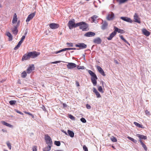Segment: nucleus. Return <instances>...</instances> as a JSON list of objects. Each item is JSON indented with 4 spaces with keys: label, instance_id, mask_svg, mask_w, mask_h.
<instances>
[{
    "label": "nucleus",
    "instance_id": "1",
    "mask_svg": "<svg viewBox=\"0 0 151 151\" xmlns=\"http://www.w3.org/2000/svg\"><path fill=\"white\" fill-rule=\"evenodd\" d=\"M88 73L91 76V80L93 86H95L97 84L96 80L98 78L96 74L91 70H89Z\"/></svg>",
    "mask_w": 151,
    "mask_h": 151
},
{
    "label": "nucleus",
    "instance_id": "2",
    "mask_svg": "<svg viewBox=\"0 0 151 151\" xmlns=\"http://www.w3.org/2000/svg\"><path fill=\"white\" fill-rule=\"evenodd\" d=\"M78 23L75 24V20L73 19L71 20H70L68 23V26L70 29H72L73 28H76L78 27L79 25Z\"/></svg>",
    "mask_w": 151,
    "mask_h": 151
},
{
    "label": "nucleus",
    "instance_id": "3",
    "mask_svg": "<svg viewBox=\"0 0 151 151\" xmlns=\"http://www.w3.org/2000/svg\"><path fill=\"white\" fill-rule=\"evenodd\" d=\"M79 25L78 26L80 27V29H82L83 31H86L88 27V25L85 22H81L78 23Z\"/></svg>",
    "mask_w": 151,
    "mask_h": 151
},
{
    "label": "nucleus",
    "instance_id": "4",
    "mask_svg": "<svg viewBox=\"0 0 151 151\" xmlns=\"http://www.w3.org/2000/svg\"><path fill=\"white\" fill-rule=\"evenodd\" d=\"M28 56L29 58H33L37 57L40 53L36 51H32L28 53Z\"/></svg>",
    "mask_w": 151,
    "mask_h": 151
},
{
    "label": "nucleus",
    "instance_id": "5",
    "mask_svg": "<svg viewBox=\"0 0 151 151\" xmlns=\"http://www.w3.org/2000/svg\"><path fill=\"white\" fill-rule=\"evenodd\" d=\"M45 139L46 141V144L48 145L52 146V140L49 136L48 135H45Z\"/></svg>",
    "mask_w": 151,
    "mask_h": 151
},
{
    "label": "nucleus",
    "instance_id": "6",
    "mask_svg": "<svg viewBox=\"0 0 151 151\" xmlns=\"http://www.w3.org/2000/svg\"><path fill=\"white\" fill-rule=\"evenodd\" d=\"M68 68L69 69H73L76 67V65L72 63H68L67 65Z\"/></svg>",
    "mask_w": 151,
    "mask_h": 151
},
{
    "label": "nucleus",
    "instance_id": "7",
    "mask_svg": "<svg viewBox=\"0 0 151 151\" xmlns=\"http://www.w3.org/2000/svg\"><path fill=\"white\" fill-rule=\"evenodd\" d=\"M76 47H80V49H83L86 48L87 47V45L83 43H79L76 45Z\"/></svg>",
    "mask_w": 151,
    "mask_h": 151
},
{
    "label": "nucleus",
    "instance_id": "8",
    "mask_svg": "<svg viewBox=\"0 0 151 151\" xmlns=\"http://www.w3.org/2000/svg\"><path fill=\"white\" fill-rule=\"evenodd\" d=\"M35 13H32L29 15L26 20L27 22H29L31 19H32L35 16Z\"/></svg>",
    "mask_w": 151,
    "mask_h": 151
},
{
    "label": "nucleus",
    "instance_id": "9",
    "mask_svg": "<svg viewBox=\"0 0 151 151\" xmlns=\"http://www.w3.org/2000/svg\"><path fill=\"white\" fill-rule=\"evenodd\" d=\"M114 14L112 12L109 13L106 17V19L108 20H112L114 18Z\"/></svg>",
    "mask_w": 151,
    "mask_h": 151
},
{
    "label": "nucleus",
    "instance_id": "10",
    "mask_svg": "<svg viewBox=\"0 0 151 151\" xmlns=\"http://www.w3.org/2000/svg\"><path fill=\"white\" fill-rule=\"evenodd\" d=\"M49 26L50 28L52 29H57L59 27L58 24L54 23L50 24Z\"/></svg>",
    "mask_w": 151,
    "mask_h": 151
},
{
    "label": "nucleus",
    "instance_id": "11",
    "mask_svg": "<svg viewBox=\"0 0 151 151\" xmlns=\"http://www.w3.org/2000/svg\"><path fill=\"white\" fill-rule=\"evenodd\" d=\"M121 19L126 22L132 23L133 22L132 20L129 18L122 17H120Z\"/></svg>",
    "mask_w": 151,
    "mask_h": 151
},
{
    "label": "nucleus",
    "instance_id": "12",
    "mask_svg": "<svg viewBox=\"0 0 151 151\" xmlns=\"http://www.w3.org/2000/svg\"><path fill=\"white\" fill-rule=\"evenodd\" d=\"M102 42L101 39L99 37H97L93 40V42L98 44H100Z\"/></svg>",
    "mask_w": 151,
    "mask_h": 151
},
{
    "label": "nucleus",
    "instance_id": "13",
    "mask_svg": "<svg viewBox=\"0 0 151 151\" xmlns=\"http://www.w3.org/2000/svg\"><path fill=\"white\" fill-rule=\"evenodd\" d=\"M97 68L99 72L101 75L104 76H105L104 71L100 66H97Z\"/></svg>",
    "mask_w": 151,
    "mask_h": 151
},
{
    "label": "nucleus",
    "instance_id": "14",
    "mask_svg": "<svg viewBox=\"0 0 151 151\" xmlns=\"http://www.w3.org/2000/svg\"><path fill=\"white\" fill-rule=\"evenodd\" d=\"M134 21L138 23H140L141 22L140 20L138 18V17L136 13H135L134 16Z\"/></svg>",
    "mask_w": 151,
    "mask_h": 151
},
{
    "label": "nucleus",
    "instance_id": "15",
    "mask_svg": "<svg viewBox=\"0 0 151 151\" xmlns=\"http://www.w3.org/2000/svg\"><path fill=\"white\" fill-rule=\"evenodd\" d=\"M34 66L33 65H32L28 67L27 70V73H30L34 69Z\"/></svg>",
    "mask_w": 151,
    "mask_h": 151
},
{
    "label": "nucleus",
    "instance_id": "16",
    "mask_svg": "<svg viewBox=\"0 0 151 151\" xmlns=\"http://www.w3.org/2000/svg\"><path fill=\"white\" fill-rule=\"evenodd\" d=\"M108 26V23L105 21L103 22L101 26V29L102 30H105L107 28Z\"/></svg>",
    "mask_w": 151,
    "mask_h": 151
},
{
    "label": "nucleus",
    "instance_id": "17",
    "mask_svg": "<svg viewBox=\"0 0 151 151\" xmlns=\"http://www.w3.org/2000/svg\"><path fill=\"white\" fill-rule=\"evenodd\" d=\"M95 35V33L94 32H90L86 33L84 34V36L87 37H90L94 36Z\"/></svg>",
    "mask_w": 151,
    "mask_h": 151
},
{
    "label": "nucleus",
    "instance_id": "18",
    "mask_svg": "<svg viewBox=\"0 0 151 151\" xmlns=\"http://www.w3.org/2000/svg\"><path fill=\"white\" fill-rule=\"evenodd\" d=\"M116 35V32L114 30L113 32L110 34L109 36L107 38V40H111Z\"/></svg>",
    "mask_w": 151,
    "mask_h": 151
},
{
    "label": "nucleus",
    "instance_id": "19",
    "mask_svg": "<svg viewBox=\"0 0 151 151\" xmlns=\"http://www.w3.org/2000/svg\"><path fill=\"white\" fill-rule=\"evenodd\" d=\"M136 136L138 137L139 139L141 140V139H143L144 140L147 139V137L146 136H144L139 134H137Z\"/></svg>",
    "mask_w": 151,
    "mask_h": 151
},
{
    "label": "nucleus",
    "instance_id": "20",
    "mask_svg": "<svg viewBox=\"0 0 151 151\" xmlns=\"http://www.w3.org/2000/svg\"><path fill=\"white\" fill-rule=\"evenodd\" d=\"M12 30L14 34L16 35L17 34L18 32V30L17 26H15L12 29Z\"/></svg>",
    "mask_w": 151,
    "mask_h": 151
},
{
    "label": "nucleus",
    "instance_id": "21",
    "mask_svg": "<svg viewBox=\"0 0 151 151\" xmlns=\"http://www.w3.org/2000/svg\"><path fill=\"white\" fill-rule=\"evenodd\" d=\"M114 31L116 33L118 32V33H123L124 31L123 30L121 29H119L118 28L115 27H114Z\"/></svg>",
    "mask_w": 151,
    "mask_h": 151
},
{
    "label": "nucleus",
    "instance_id": "22",
    "mask_svg": "<svg viewBox=\"0 0 151 151\" xmlns=\"http://www.w3.org/2000/svg\"><path fill=\"white\" fill-rule=\"evenodd\" d=\"M142 32L143 34L146 36H148L150 34V32L145 29H143Z\"/></svg>",
    "mask_w": 151,
    "mask_h": 151
},
{
    "label": "nucleus",
    "instance_id": "23",
    "mask_svg": "<svg viewBox=\"0 0 151 151\" xmlns=\"http://www.w3.org/2000/svg\"><path fill=\"white\" fill-rule=\"evenodd\" d=\"M6 35L9 37V41H11L12 40V36L9 32H6Z\"/></svg>",
    "mask_w": 151,
    "mask_h": 151
},
{
    "label": "nucleus",
    "instance_id": "24",
    "mask_svg": "<svg viewBox=\"0 0 151 151\" xmlns=\"http://www.w3.org/2000/svg\"><path fill=\"white\" fill-rule=\"evenodd\" d=\"M29 58H30L28 56V53L27 54H25L23 56L22 58V60L23 61L24 60H27Z\"/></svg>",
    "mask_w": 151,
    "mask_h": 151
},
{
    "label": "nucleus",
    "instance_id": "25",
    "mask_svg": "<svg viewBox=\"0 0 151 151\" xmlns=\"http://www.w3.org/2000/svg\"><path fill=\"white\" fill-rule=\"evenodd\" d=\"M98 16L96 15H94L91 17L92 21L95 23H97L98 22L97 21H96L95 19L97 18Z\"/></svg>",
    "mask_w": 151,
    "mask_h": 151
},
{
    "label": "nucleus",
    "instance_id": "26",
    "mask_svg": "<svg viewBox=\"0 0 151 151\" xmlns=\"http://www.w3.org/2000/svg\"><path fill=\"white\" fill-rule=\"evenodd\" d=\"M68 135L71 137H74V133L72 131L68 130Z\"/></svg>",
    "mask_w": 151,
    "mask_h": 151
},
{
    "label": "nucleus",
    "instance_id": "27",
    "mask_svg": "<svg viewBox=\"0 0 151 151\" xmlns=\"http://www.w3.org/2000/svg\"><path fill=\"white\" fill-rule=\"evenodd\" d=\"M139 141L140 142L141 144L142 145V147L144 148V149L145 150L147 151V148L146 145L144 144V143L142 142V141L141 140H140Z\"/></svg>",
    "mask_w": 151,
    "mask_h": 151
},
{
    "label": "nucleus",
    "instance_id": "28",
    "mask_svg": "<svg viewBox=\"0 0 151 151\" xmlns=\"http://www.w3.org/2000/svg\"><path fill=\"white\" fill-rule=\"evenodd\" d=\"M17 18L16 14H15L14 16L13 19L12 20V23L14 24L17 22Z\"/></svg>",
    "mask_w": 151,
    "mask_h": 151
},
{
    "label": "nucleus",
    "instance_id": "29",
    "mask_svg": "<svg viewBox=\"0 0 151 151\" xmlns=\"http://www.w3.org/2000/svg\"><path fill=\"white\" fill-rule=\"evenodd\" d=\"M52 146L48 145V146L43 148L44 151H49L51 150Z\"/></svg>",
    "mask_w": 151,
    "mask_h": 151
},
{
    "label": "nucleus",
    "instance_id": "30",
    "mask_svg": "<svg viewBox=\"0 0 151 151\" xmlns=\"http://www.w3.org/2000/svg\"><path fill=\"white\" fill-rule=\"evenodd\" d=\"M66 50H68V48H63L60 50L57 51L55 52V54H58V53H60L63 51H65Z\"/></svg>",
    "mask_w": 151,
    "mask_h": 151
},
{
    "label": "nucleus",
    "instance_id": "31",
    "mask_svg": "<svg viewBox=\"0 0 151 151\" xmlns=\"http://www.w3.org/2000/svg\"><path fill=\"white\" fill-rule=\"evenodd\" d=\"M2 124L6 126H7L9 127H12V125H11L10 124L4 121H2Z\"/></svg>",
    "mask_w": 151,
    "mask_h": 151
},
{
    "label": "nucleus",
    "instance_id": "32",
    "mask_svg": "<svg viewBox=\"0 0 151 151\" xmlns=\"http://www.w3.org/2000/svg\"><path fill=\"white\" fill-rule=\"evenodd\" d=\"M134 124L135 125H136V126H137L139 127L143 128V126L142 125L140 124H139L137 122H134Z\"/></svg>",
    "mask_w": 151,
    "mask_h": 151
},
{
    "label": "nucleus",
    "instance_id": "33",
    "mask_svg": "<svg viewBox=\"0 0 151 151\" xmlns=\"http://www.w3.org/2000/svg\"><path fill=\"white\" fill-rule=\"evenodd\" d=\"M17 103V101L15 100H11L9 101V104L11 105H15Z\"/></svg>",
    "mask_w": 151,
    "mask_h": 151
},
{
    "label": "nucleus",
    "instance_id": "34",
    "mask_svg": "<svg viewBox=\"0 0 151 151\" xmlns=\"http://www.w3.org/2000/svg\"><path fill=\"white\" fill-rule=\"evenodd\" d=\"M22 44V43H20V42H19L18 44L14 48V50H16L17 49L19 48L20 47L21 44Z\"/></svg>",
    "mask_w": 151,
    "mask_h": 151
},
{
    "label": "nucleus",
    "instance_id": "35",
    "mask_svg": "<svg viewBox=\"0 0 151 151\" xmlns=\"http://www.w3.org/2000/svg\"><path fill=\"white\" fill-rule=\"evenodd\" d=\"M127 138L130 140H131V141H132L134 143H136L137 141L136 140L134 139H133L132 138L129 137H128Z\"/></svg>",
    "mask_w": 151,
    "mask_h": 151
},
{
    "label": "nucleus",
    "instance_id": "36",
    "mask_svg": "<svg viewBox=\"0 0 151 151\" xmlns=\"http://www.w3.org/2000/svg\"><path fill=\"white\" fill-rule=\"evenodd\" d=\"M110 139L113 142H115L117 141V139L116 138L113 136H112L111 137H110Z\"/></svg>",
    "mask_w": 151,
    "mask_h": 151
},
{
    "label": "nucleus",
    "instance_id": "37",
    "mask_svg": "<svg viewBox=\"0 0 151 151\" xmlns=\"http://www.w3.org/2000/svg\"><path fill=\"white\" fill-rule=\"evenodd\" d=\"M117 1L119 2V4H121L126 2V0H116Z\"/></svg>",
    "mask_w": 151,
    "mask_h": 151
},
{
    "label": "nucleus",
    "instance_id": "38",
    "mask_svg": "<svg viewBox=\"0 0 151 151\" xmlns=\"http://www.w3.org/2000/svg\"><path fill=\"white\" fill-rule=\"evenodd\" d=\"M27 75V74L26 72L25 71H24L22 73L21 76L22 78H24L26 77Z\"/></svg>",
    "mask_w": 151,
    "mask_h": 151
},
{
    "label": "nucleus",
    "instance_id": "39",
    "mask_svg": "<svg viewBox=\"0 0 151 151\" xmlns=\"http://www.w3.org/2000/svg\"><path fill=\"white\" fill-rule=\"evenodd\" d=\"M54 143L58 146H60V142L59 141H55Z\"/></svg>",
    "mask_w": 151,
    "mask_h": 151
},
{
    "label": "nucleus",
    "instance_id": "40",
    "mask_svg": "<svg viewBox=\"0 0 151 151\" xmlns=\"http://www.w3.org/2000/svg\"><path fill=\"white\" fill-rule=\"evenodd\" d=\"M6 144L8 148L11 150V145L9 141H7L6 142Z\"/></svg>",
    "mask_w": 151,
    "mask_h": 151
},
{
    "label": "nucleus",
    "instance_id": "41",
    "mask_svg": "<svg viewBox=\"0 0 151 151\" xmlns=\"http://www.w3.org/2000/svg\"><path fill=\"white\" fill-rule=\"evenodd\" d=\"M25 35H23L21 38V40L19 42L22 43L25 38Z\"/></svg>",
    "mask_w": 151,
    "mask_h": 151
},
{
    "label": "nucleus",
    "instance_id": "42",
    "mask_svg": "<svg viewBox=\"0 0 151 151\" xmlns=\"http://www.w3.org/2000/svg\"><path fill=\"white\" fill-rule=\"evenodd\" d=\"M98 90L101 93H103L104 91H103L102 88L101 86H99L98 88Z\"/></svg>",
    "mask_w": 151,
    "mask_h": 151
},
{
    "label": "nucleus",
    "instance_id": "43",
    "mask_svg": "<svg viewBox=\"0 0 151 151\" xmlns=\"http://www.w3.org/2000/svg\"><path fill=\"white\" fill-rule=\"evenodd\" d=\"M80 120L83 123H85L86 122V119L84 118H81Z\"/></svg>",
    "mask_w": 151,
    "mask_h": 151
},
{
    "label": "nucleus",
    "instance_id": "44",
    "mask_svg": "<svg viewBox=\"0 0 151 151\" xmlns=\"http://www.w3.org/2000/svg\"><path fill=\"white\" fill-rule=\"evenodd\" d=\"M69 117L71 119H72V120H74L75 119V118L72 115H71L70 114L69 115Z\"/></svg>",
    "mask_w": 151,
    "mask_h": 151
},
{
    "label": "nucleus",
    "instance_id": "45",
    "mask_svg": "<svg viewBox=\"0 0 151 151\" xmlns=\"http://www.w3.org/2000/svg\"><path fill=\"white\" fill-rule=\"evenodd\" d=\"M83 150H84L85 151H88L87 147L85 145H84L83 146Z\"/></svg>",
    "mask_w": 151,
    "mask_h": 151
},
{
    "label": "nucleus",
    "instance_id": "46",
    "mask_svg": "<svg viewBox=\"0 0 151 151\" xmlns=\"http://www.w3.org/2000/svg\"><path fill=\"white\" fill-rule=\"evenodd\" d=\"M95 94L97 98H100L101 97V95L98 92L95 93Z\"/></svg>",
    "mask_w": 151,
    "mask_h": 151
},
{
    "label": "nucleus",
    "instance_id": "47",
    "mask_svg": "<svg viewBox=\"0 0 151 151\" xmlns=\"http://www.w3.org/2000/svg\"><path fill=\"white\" fill-rule=\"evenodd\" d=\"M67 44L68 45L69 47H72L73 46V44L72 43H67Z\"/></svg>",
    "mask_w": 151,
    "mask_h": 151
},
{
    "label": "nucleus",
    "instance_id": "48",
    "mask_svg": "<svg viewBox=\"0 0 151 151\" xmlns=\"http://www.w3.org/2000/svg\"><path fill=\"white\" fill-rule=\"evenodd\" d=\"M16 111L17 113L21 115H23L24 114L22 113L20 111H18L17 110H16Z\"/></svg>",
    "mask_w": 151,
    "mask_h": 151
},
{
    "label": "nucleus",
    "instance_id": "49",
    "mask_svg": "<svg viewBox=\"0 0 151 151\" xmlns=\"http://www.w3.org/2000/svg\"><path fill=\"white\" fill-rule=\"evenodd\" d=\"M86 107L88 109H90L91 108V106L88 104L86 105Z\"/></svg>",
    "mask_w": 151,
    "mask_h": 151
},
{
    "label": "nucleus",
    "instance_id": "50",
    "mask_svg": "<svg viewBox=\"0 0 151 151\" xmlns=\"http://www.w3.org/2000/svg\"><path fill=\"white\" fill-rule=\"evenodd\" d=\"M85 67L84 66H78V68L79 69H84Z\"/></svg>",
    "mask_w": 151,
    "mask_h": 151
},
{
    "label": "nucleus",
    "instance_id": "51",
    "mask_svg": "<svg viewBox=\"0 0 151 151\" xmlns=\"http://www.w3.org/2000/svg\"><path fill=\"white\" fill-rule=\"evenodd\" d=\"M93 91L95 93L98 92V91L95 88H93Z\"/></svg>",
    "mask_w": 151,
    "mask_h": 151
},
{
    "label": "nucleus",
    "instance_id": "52",
    "mask_svg": "<svg viewBox=\"0 0 151 151\" xmlns=\"http://www.w3.org/2000/svg\"><path fill=\"white\" fill-rule=\"evenodd\" d=\"M63 108H65L67 107V105L65 103H63Z\"/></svg>",
    "mask_w": 151,
    "mask_h": 151
},
{
    "label": "nucleus",
    "instance_id": "53",
    "mask_svg": "<svg viewBox=\"0 0 151 151\" xmlns=\"http://www.w3.org/2000/svg\"><path fill=\"white\" fill-rule=\"evenodd\" d=\"M76 48H68V50H75Z\"/></svg>",
    "mask_w": 151,
    "mask_h": 151
},
{
    "label": "nucleus",
    "instance_id": "54",
    "mask_svg": "<svg viewBox=\"0 0 151 151\" xmlns=\"http://www.w3.org/2000/svg\"><path fill=\"white\" fill-rule=\"evenodd\" d=\"M60 62H61V61H56L55 62H53L52 63V64L57 63H59Z\"/></svg>",
    "mask_w": 151,
    "mask_h": 151
},
{
    "label": "nucleus",
    "instance_id": "55",
    "mask_svg": "<svg viewBox=\"0 0 151 151\" xmlns=\"http://www.w3.org/2000/svg\"><path fill=\"white\" fill-rule=\"evenodd\" d=\"M24 112L27 114H28V115H29L30 116L32 115V114L30 113L29 112H27L26 111H24Z\"/></svg>",
    "mask_w": 151,
    "mask_h": 151
},
{
    "label": "nucleus",
    "instance_id": "56",
    "mask_svg": "<svg viewBox=\"0 0 151 151\" xmlns=\"http://www.w3.org/2000/svg\"><path fill=\"white\" fill-rule=\"evenodd\" d=\"M119 37H120V38L122 40H123L124 38L123 37V36L122 35H119Z\"/></svg>",
    "mask_w": 151,
    "mask_h": 151
},
{
    "label": "nucleus",
    "instance_id": "57",
    "mask_svg": "<svg viewBox=\"0 0 151 151\" xmlns=\"http://www.w3.org/2000/svg\"><path fill=\"white\" fill-rule=\"evenodd\" d=\"M61 131L62 132L64 133L66 135H68L67 134V133L65 131H64L63 130V129H61Z\"/></svg>",
    "mask_w": 151,
    "mask_h": 151
},
{
    "label": "nucleus",
    "instance_id": "58",
    "mask_svg": "<svg viewBox=\"0 0 151 151\" xmlns=\"http://www.w3.org/2000/svg\"><path fill=\"white\" fill-rule=\"evenodd\" d=\"M123 41L126 43L129 44L130 45V44L125 39L123 40Z\"/></svg>",
    "mask_w": 151,
    "mask_h": 151
},
{
    "label": "nucleus",
    "instance_id": "59",
    "mask_svg": "<svg viewBox=\"0 0 151 151\" xmlns=\"http://www.w3.org/2000/svg\"><path fill=\"white\" fill-rule=\"evenodd\" d=\"M145 113L147 115L149 114H150V112L148 111L147 110H146L145 111Z\"/></svg>",
    "mask_w": 151,
    "mask_h": 151
},
{
    "label": "nucleus",
    "instance_id": "60",
    "mask_svg": "<svg viewBox=\"0 0 151 151\" xmlns=\"http://www.w3.org/2000/svg\"><path fill=\"white\" fill-rule=\"evenodd\" d=\"M76 84L77 86H79V83L78 81H76Z\"/></svg>",
    "mask_w": 151,
    "mask_h": 151
},
{
    "label": "nucleus",
    "instance_id": "61",
    "mask_svg": "<svg viewBox=\"0 0 151 151\" xmlns=\"http://www.w3.org/2000/svg\"><path fill=\"white\" fill-rule=\"evenodd\" d=\"M19 22H20V21H18L17 25H16V26H17V28L19 26Z\"/></svg>",
    "mask_w": 151,
    "mask_h": 151
},
{
    "label": "nucleus",
    "instance_id": "62",
    "mask_svg": "<svg viewBox=\"0 0 151 151\" xmlns=\"http://www.w3.org/2000/svg\"><path fill=\"white\" fill-rule=\"evenodd\" d=\"M27 29H26L25 30V32L24 33V35L25 36L26 35H27Z\"/></svg>",
    "mask_w": 151,
    "mask_h": 151
},
{
    "label": "nucleus",
    "instance_id": "63",
    "mask_svg": "<svg viewBox=\"0 0 151 151\" xmlns=\"http://www.w3.org/2000/svg\"><path fill=\"white\" fill-rule=\"evenodd\" d=\"M32 150H33V151H36L37 149H36V148H33Z\"/></svg>",
    "mask_w": 151,
    "mask_h": 151
},
{
    "label": "nucleus",
    "instance_id": "64",
    "mask_svg": "<svg viewBox=\"0 0 151 151\" xmlns=\"http://www.w3.org/2000/svg\"><path fill=\"white\" fill-rule=\"evenodd\" d=\"M114 61L116 63H117V64H118V62L117 60H114Z\"/></svg>",
    "mask_w": 151,
    "mask_h": 151
}]
</instances>
